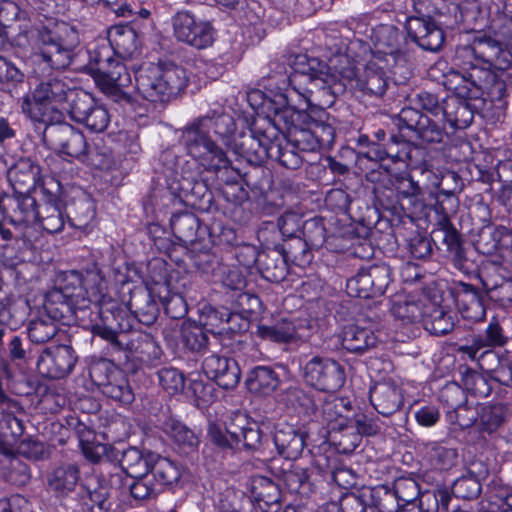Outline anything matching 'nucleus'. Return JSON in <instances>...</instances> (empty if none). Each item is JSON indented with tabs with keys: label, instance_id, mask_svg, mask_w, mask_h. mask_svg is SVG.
<instances>
[{
	"label": "nucleus",
	"instance_id": "338daca9",
	"mask_svg": "<svg viewBox=\"0 0 512 512\" xmlns=\"http://www.w3.org/2000/svg\"><path fill=\"white\" fill-rule=\"evenodd\" d=\"M286 128L287 133L284 137L301 153L315 152L321 149L309 125L295 121L287 124Z\"/></svg>",
	"mask_w": 512,
	"mask_h": 512
},
{
	"label": "nucleus",
	"instance_id": "a211bd4d",
	"mask_svg": "<svg viewBox=\"0 0 512 512\" xmlns=\"http://www.w3.org/2000/svg\"><path fill=\"white\" fill-rule=\"evenodd\" d=\"M479 278L487 298L503 308L512 305V277L504 267L488 264L479 272Z\"/></svg>",
	"mask_w": 512,
	"mask_h": 512
},
{
	"label": "nucleus",
	"instance_id": "bb28decb",
	"mask_svg": "<svg viewBox=\"0 0 512 512\" xmlns=\"http://www.w3.org/2000/svg\"><path fill=\"white\" fill-rule=\"evenodd\" d=\"M251 499L262 512H279L282 508L283 496L279 485L265 476L251 478Z\"/></svg>",
	"mask_w": 512,
	"mask_h": 512
},
{
	"label": "nucleus",
	"instance_id": "4468645a",
	"mask_svg": "<svg viewBox=\"0 0 512 512\" xmlns=\"http://www.w3.org/2000/svg\"><path fill=\"white\" fill-rule=\"evenodd\" d=\"M392 282V270L386 263L361 267L347 280L346 291L351 297L369 299L385 294Z\"/></svg>",
	"mask_w": 512,
	"mask_h": 512
},
{
	"label": "nucleus",
	"instance_id": "c85d7f7f",
	"mask_svg": "<svg viewBox=\"0 0 512 512\" xmlns=\"http://www.w3.org/2000/svg\"><path fill=\"white\" fill-rule=\"evenodd\" d=\"M431 298L433 305L427 308V312L423 319V326L430 334L435 336H443L450 333L454 326V318L456 314L450 311H446L438 303L442 300L441 290L437 287L430 288Z\"/></svg>",
	"mask_w": 512,
	"mask_h": 512
},
{
	"label": "nucleus",
	"instance_id": "c9c22d12",
	"mask_svg": "<svg viewBox=\"0 0 512 512\" xmlns=\"http://www.w3.org/2000/svg\"><path fill=\"white\" fill-rule=\"evenodd\" d=\"M370 402L379 414L390 416L401 408L404 398L395 383L381 382L371 388Z\"/></svg>",
	"mask_w": 512,
	"mask_h": 512
},
{
	"label": "nucleus",
	"instance_id": "2f4dec72",
	"mask_svg": "<svg viewBox=\"0 0 512 512\" xmlns=\"http://www.w3.org/2000/svg\"><path fill=\"white\" fill-rule=\"evenodd\" d=\"M475 247L484 255H492L503 249L508 250L512 248V232L501 225L484 224L479 228Z\"/></svg>",
	"mask_w": 512,
	"mask_h": 512
},
{
	"label": "nucleus",
	"instance_id": "c756f323",
	"mask_svg": "<svg viewBox=\"0 0 512 512\" xmlns=\"http://www.w3.org/2000/svg\"><path fill=\"white\" fill-rule=\"evenodd\" d=\"M307 432L288 423L275 427L273 441L278 453L286 459H297L306 445Z\"/></svg>",
	"mask_w": 512,
	"mask_h": 512
},
{
	"label": "nucleus",
	"instance_id": "72a5a7b5",
	"mask_svg": "<svg viewBox=\"0 0 512 512\" xmlns=\"http://www.w3.org/2000/svg\"><path fill=\"white\" fill-rule=\"evenodd\" d=\"M41 174V168L27 157L19 158L7 172V178L16 194L28 193L33 190Z\"/></svg>",
	"mask_w": 512,
	"mask_h": 512
},
{
	"label": "nucleus",
	"instance_id": "774afa93",
	"mask_svg": "<svg viewBox=\"0 0 512 512\" xmlns=\"http://www.w3.org/2000/svg\"><path fill=\"white\" fill-rule=\"evenodd\" d=\"M360 86L364 93L382 97L388 88V78L385 70L376 63L370 62L364 70Z\"/></svg>",
	"mask_w": 512,
	"mask_h": 512
},
{
	"label": "nucleus",
	"instance_id": "58836bf2",
	"mask_svg": "<svg viewBox=\"0 0 512 512\" xmlns=\"http://www.w3.org/2000/svg\"><path fill=\"white\" fill-rule=\"evenodd\" d=\"M381 430L379 419L365 413L356 414L353 419L348 420V430H344L341 435H351V443L345 445L342 453L353 452L361 442V436H374Z\"/></svg>",
	"mask_w": 512,
	"mask_h": 512
},
{
	"label": "nucleus",
	"instance_id": "f3484780",
	"mask_svg": "<svg viewBox=\"0 0 512 512\" xmlns=\"http://www.w3.org/2000/svg\"><path fill=\"white\" fill-rule=\"evenodd\" d=\"M94 81L97 87L114 102L120 104H132L133 97L125 91L132 83V78L126 66L116 59L109 68L100 71Z\"/></svg>",
	"mask_w": 512,
	"mask_h": 512
},
{
	"label": "nucleus",
	"instance_id": "7ed1b4c3",
	"mask_svg": "<svg viewBox=\"0 0 512 512\" xmlns=\"http://www.w3.org/2000/svg\"><path fill=\"white\" fill-rule=\"evenodd\" d=\"M89 309L86 269L65 273L44 297L43 313L63 325L84 324Z\"/></svg>",
	"mask_w": 512,
	"mask_h": 512
},
{
	"label": "nucleus",
	"instance_id": "b1692460",
	"mask_svg": "<svg viewBox=\"0 0 512 512\" xmlns=\"http://www.w3.org/2000/svg\"><path fill=\"white\" fill-rule=\"evenodd\" d=\"M201 325L212 334L246 331V323L229 308L205 306L201 314Z\"/></svg>",
	"mask_w": 512,
	"mask_h": 512
},
{
	"label": "nucleus",
	"instance_id": "cd10ccee",
	"mask_svg": "<svg viewBox=\"0 0 512 512\" xmlns=\"http://www.w3.org/2000/svg\"><path fill=\"white\" fill-rule=\"evenodd\" d=\"M160 282L155 281L150 289L137 288L131 292L128 309L142 324L150 326L155 323L159 315V307L154 299Z\"/></svg>",
	"mask_w": 512,
	"mask_h": 512
},
{
	"label": "nucleus",
	"instance_id": "423d86ee",
	"mask_svg": "<svg viewBox=\"0 0 512 512\" xmlns=\"http://www.w3.org/2000/svg\"><path fill=\"white\" fill-rule=\"evenodd\" d=\"M462 104L463 99L455 94L443 98V108L438 119H432L416 108L404 107L398 114L397 126L400 131L412 132L416 139L424 143H441L447 135L445 124L448 123L452 127Z\"/></svg>",
	"mask_w": 512,
	"mask_h": 512
},
{
	"label": "nucleus",
	"instance_id": "bf43d9fd",
	"mask_svg": "<svg viewBox=\"0 0 512 512\" xmlns=\"http://www.w3.org/2000/svg\"><path fill=\"white\" fill-rule=\"evenodd\" d=\"M80 162L99 170H109L115 164L112 149L103 139L88 143Z\"/></svg>",
	"mask_w": 512,
	"mask_h": 512
},
{
	"label": "nucleus",
	"instance_id": "473e14b6",
	"mask_svg": "<svg viewBox=\"0 0 512 512\" xmlns=\"http://www.w3.org/2000/svg\"><path fill=\"white\" fill-rule=\"evenodd\" d=\"M166 102L177 99L181 96L189 83V76L184 67L174 62H159L156 65Z\"/></svg>",
	"mask_w": 512,
	"mask_h": 512
},
{
	"label": "nucleus",
	"instance_id": "412c9836",
	"mask_svg": "<svg viewBox=\"0 0 512 512\" xmlns=\"http://www.w3.org/2000/svg\"><path fill=\"white\" fill-rule=\"evenodd\" d=\"M202 370L207 378L225 390L237 387L241 379V370L233 358L211 354L202 362Z\"/></svg>",
	"mask_w": 512,
	"mask_h": 512
},
{
	"label": "nucleus",
	"instance_id": "f257e3e1",
	"mask_svg": "<svg viewBox=\"0 0 512 512\" xmlns=\"http://www.w3.org/2000/svg\"><path fill=\"white\" fill-rule=\"evenodd\" d=\"M449 69V85L460 95L478 97L481 87L493 78L492 69L507 70L512 65V52L487 35L475 36L471 43L458 45Z\"/></svg>",
	"mask_w": 512,
	"mask_h": 512
},
{
	"label": "nucleus",
	"instance_id": "f03ea898",
	"mask_svg": "<svg viewBox=\"0 0 512 512\" xmlns=\"http://www.w3.org/2000/svg\"><path fill=\"white\" fill-rule=\"evenodd\" d=\"M86 285L90 300L91 332L107 341L116 352L125 350L127 336L131 324L126 311L107 293V282L100 269L93 264L86 268Z\"/></svg>",
	"mask_w": 512,
	"mask_h": 512
},
{
	"label": "nucleus",
	"instance_id": "5fc2aeb1",
	"mask_svg": "<svg viewBox=\"0 0 512 512\" xmlns=\"http://www.w3.org/2000/svg\"><path fill=\"white\" fill-rule=\"evenodd\" d=\"M95 102L96 99L87 91L72 87L61 111L63 122L67 114L72 121L79 123L89 109L93 108Z\"/></svg>",
	"mask_w": 512,
	"mask_h": 512
},
{
	"label": "nucleus",
	"instance_id": "79ce46f5",
	"mask_svg": "<svg viewBox=\"0 0 512 512\" xmlns=\"http://www.w3.org/2000/svg\"><path fill=\"white\" fill-rule=\"evenodd\" d=\"M125 350L139 359L140 362L156 366L161 362L163 351L157 341L147 333H137L126 341Z\"/></svg>",
	"mask_w": 512,
	"mask_h": 512
},
{
	"label": "nucleus",
	"instance_id": "393cba45",
	"mask_svg": "<svg viewBox=\"0 0 512 512\" xmlns=\"http://www.w3.org/2000/svg\"><path fill=\"white\" fill-rule=\"evenodd\" d=\"M297 121L303 125H309L321 149L332 147L338 123L334 116L323 109L310 113L303 111L302 114H298Z\"/></svg>",
	"mask_w": 512,
	"mask_h": 512
},
{
	"label": "nucleus",
	"instance_id": "a18cd8bd",
	"mask_svg": "<svg viewBox=\"0 0 512 512\" xmlns=\"http://www.w3.org/2000/svg\"><path fill=\"white\" fill-rule=\"evenodd\" d=\"M154 455L152 451H142L130 446L122 450L121 469L127 476L132 477L133 481H137L149 472Z\"/></svg>",
	"mask_w": 512,
	"mask_h": 512
},
{
	"label": "nucleus",
	"instance_id": "2eb2a0df",
	"mask_svg": "<svg viewBox=\"0 0 512 512\" xmlns=\"http://www.w3.org/2000/svg\"><path fill=\"white\" fill-rule=\"evenodd\" d=\"M374 40L378 50L389 55L393 61V74L408 79L411 72L406 52L407 39L403 31L394 25H380L374 30Z\"/></svg>",
	"mask_w": 512,
	"mask_h": 512
},
{
	"label": "nucleus",
	"instance_id": "de8ad7c7",
	"mask_svg": "<svg viewBox=\"0 0 512 512\" xmlns=\"http://www.w3.org/2000/svg\"><path fill=\"white\" fill-rule=\"evenodd\" d=\"M80 480V467L75 463H64L56 467L48 477V485L57 495L72 492Z\"/></svg>",
	"mask_w": 512,
	"mask_h": 512
},
{
	"label": "nucleus",
	"instance_id": "7c9ffc66",
	"mask_svg": "<svg viewBox=\"0 0 512 512\" xmlns=\"http://www.w3.org/2000/svg\"><path fill=\"white\" fill-rule=\"evenodd\" d=\"M52 143L63 154L81 161L88 142L84 134L70 124H62L52 129Z\"/></svg>",
	"mask_w": 512,
	"mask_h": 512
},
{
	"label": "nucleus",
	"instance_id": "e433bc0d",
	"mask_svg": "<svg viewBox=\"0 0 512 512\" xmlns=\"http://www.w3.org/2000/svg\"><path fill=\"white\" fill-rule=\"evenodd\" d=\"M288 260L279 245L260 251L259 273L269 282L280 283L288 275Z\"/></svg>",
	"mask_w": 512,
	"mask_h": 512
},
{
	"label": "nucleus",
	"instance_id": "69168bd1",
	"mask_svg": "<svg viewBox=\"0 0 512 512\" xmlns=\"http://www.w3.org/2000/svg\"><path fill=\"white\" fill-rule=\"evenodd\" d=\"M423 452L437 469L449 470L457 464L458 451L439 442L422 443Z\"/></svg>",
	"mask_w": 512,
	"mask_h": 512
},
{
	"label": "nucleus",
	"instance_id": "603ef678",
	"mask_svg": "<svg viewBox=\"0 0 512 512\" xmlns=\"http://www.w3.org/2000/svg\"><path fill=\"white\" fill-rule=\"evenodd\" d=\"M270 146L269 159L277 161L287 169H297L303 163L301 152L290 143L278 130L277 136L273 138Z\"/></svg>",
	"mask_w": 512,
	"mask_h": 512
},
{
	"label": "nucleus",
	"instance_id": "8fccbe9b",
	"mask_svg": "<svg viewBox=\"0 0 512 512\" xmlns=\"http://www.w3.org/2000/svg\"><path fill=\"white\" fill-rule=\"evenodd\" d=\"M162 429L166 435L173 439L181 453L189 454L199 445V438L193 430L181 421L168 418L163 422Z\"/></svg>",
	"mask_w": 512,
	"mask_h": 512
},
{
	"label": "nucleus",
	"instance_id": "f8f14e48",
	"mask_svg": "<svg viewBox=\"0 0 512 512\" xmlns=\"http://www.w3.org/2000/svg\"><path fill=\"white\" fill-rule=\"evenodd\" d=\"M173 36L179 43L195 49H206L215 41L216 30L208 20L188 10H179L171 18Z\"/></svg>",
	"mask_w": 512,
	"mask_h": 512
},
{
	"label": "nucleus",
	"instance_id": "4c0bfd02",
	"mask_svg": "<svg viewBox=\"0 0 512 512\" xmlns=\"http://www.w3.org/2000/svg\"><path fill=\"white\" fill-rule=\"evenodd\" d=\"M377 342L378 338L372 328L359 322L345 325L341 332L343 348L352 353L363 354L374 348Z\"/></svg>",
	"mask_w": 512,
	"mask_h": 512
},
{
	"label": "nucleus",
	"instance_id": "4d7b16f0",
	"mask_svg": "<svg viewBox=\"0 0 512 512\" xmlns=\"http://www.w3.org/2000/svg\"><path fill=\"white\" fill-rule=\"evenodd\" d=\"M457 352L467 355L471 360L476 361L481 370L487 372L490 377L505 358L493 348L478 347V345L473 344L460 345L457 348Z\"/></svg>",
	"mask_w": 512,
	"mask_h": 512
},
{
	"label": "nucleus",
	"instance_id": "ea45409f",
	"mask_svg": "<svg viewBox=\"0 0 512 512\" xmlns=\"http://www.w3.org/2000/svg\"><path fill=\"white\" fill-rule=\"evenodd\" d=\"M174 236L184 244H193L198 241L207 228L202 226L199 218L191 212L174 214L170 220Z\"/></svg>",
	"mask_w": 512,
	"mask_h": 512
},
{
	"label": "nucleus",
	"instance_id": "680f3d73",
	"mask_svg": "<svg viewBox=\"0 0 512 512\" xmlns=\"http://www.w3.org/2000/svg\"><path fill=\"white\" fill-rule=\"evenodd\" d=\"M82 498L89 512L112 511L114 503L111 499V489L104 480L99 481L95 487H86Z\"/></svg>",
	"mask_w": 512,
	"mask_h": 512
},
{
	"label": "nucleus",
	"instance_id": "aec40b11",
	"mask_svg": "<svg viewBox=\"0 0 512 512\" xmlns=\"http://www.w3.org/2000/svg\"><path fill=\"white\" fill-rule=\"evenodd\" d=\"M450 296L454 299L460 314L464 319L474 322L485 318V292H481L474 285L457 282L448 289Z\"/></svg>",
	"mask_w": 512,
	"mask_h": 512
},
{
	"label": "nucleus",
	"instance_id": "a878e982",
	"mask_svg": "<svg viewBox=\"0 0 512 512\" xmlns=\"http://www.w3.org/2000/svg\"><path fill=\"white\" fill-rule=\"evenodd\" d=\"M346 91V85L336 75L328 73L323 80L317 81L307 91L300 94L303 97L306 108H309L313 101L318 106L330 107L336 99Z\"/></svg>",
	"mask_w": 512,
	"mask_h": 512
},
{
	"label": "nucleus",
	"instance_id": "f704fd0d",
	"mask_svg": "<svg viewBox=\"0 0 512 512\" xmlns=\"http://www.w3.org/2000/svg\"><path fill=\"white\" fill-rule=\"evenodd\" d=\"M304 322L299 319L282 318L272 325H258L256 335L276 343H288L305 337Z\"/></svg>",
	"mask_w": 512,
	"mask_h": 512
},
{
	"label": "nucleus",
	"instance_id": "39448f33",
	"mask_svg": "<svg viewBox=\"0 0 512 512\" xmlns=\"http://www.w3.org/2000/svg\"><path fill=\"white\" fill-rule=\"evenodd\" d=\"M219 111L220 109L211 110L197 117L185 126L181 136L187 153L208 171L213 172L227 170L230 166L225 151L209 137L211 131L215 134L216 113Z\"/></svg>",
	"mask_w": 512,
	"mask_h": 512
},
{
	"label": "nucleus",
	"instance_id": "c03bdc74",
	"mask_svg": "<svg viewBox=\"0 0 512 512\" xmlns=\"http://www.w3.org/2000/svg\"><path fill=\"white\" fill-rule=\"evenodd\" d=\"M245 384L247 389L257 395L272 394L280 384V378L270 366H256L247 374Z\"/></svg>",
	"mask_w": 512,
	"mask_h": 512
},
{
	"label": "nucleus",
	"instance_id": "ddd939ff",
	"mask_svg": "<svg viewBox=\"0 0 512 512\" xmlns=\"http://www.w3.org/2000/svg\"><path fill=\"white\" fill-rule=\"evenodd\" d=\"M302 371L304 381L323 392L338 391L346 380L344 366L327 356L315 355L307 359L302 365Z\"/></svg>",
	"mask_w": 512,
	"mask_h": 512
},
{
	"label": "nucleus",
	"instance_id": "37998d69",
	"mask_svg": "<svg viewBox=\"0 0 512 512\" xmlns=\"http://www.w3.org/2000/svg\"><path fill=\"white\" fill-rule=\"evenodd\" d=\"M449 71L444 74L443 84L444 86L452 91L456 96L463 99V104L458 111L457 117L454 119L452 124L453 129H464L468 127L474 119V114L478 113L484 106V91L487 88L486 86L481 87V92L478 97H473L472 95H460V93L452 88L449 85Z\"/></svg>",
	"mask_w": 512,
	"mask_h": 512
},
{
	"label": "nucleus",
	"instance_id": "4be33fe9",
	"mask_svg": "<svg viewBox=\"0 0 512 512\" xmlns=\"http://www.w3.org/2000/svg\"><path fill=\"white\" fill-rule=\"evenodd\" d=\"M356 141L359 147L366 149L359 154L369 160L377 162L387 158L402 159L399 152L395 150V145L400 143V137L392 134L387 138L383 129H379L371 137L359 135Z\"/></svg>",
	"mask_w": 512,
	"mask_h": 512
},
{
	"label": "nucleus",
	"instance_id": "9d476101",
	"mask_svg": "<svg viewBox=\"0 0 512 512\" xmlns=\"http://www.w3.org/2000/svg\"><path fill=\"white\" fill-rule=\"evenodd\" d=\"M89 377L101 393L122 405H130L135 400L133 388L125 372L107 359L90 363Z\"/></svg>",
	"mask_w": 512,
	"mask_h": 512
},
{
	"label": "nucleus",
	"instance_id": "6e6552de",
	"mask_svg": "<svg viewBox=\"0 0 512 512\" xmlns=\"http://www.w3.org/2000/svg\"><path fill=\"white\" fill-rule=\"evenodd\" d=\"M183 472L181 464L155 453L147 475L129 485L130 495L139 501L155 500L165 490L176 488Z\"/></svg>",
	"mask_w": 512,
	"mask_h": 512
},
{
	"label": "nucleus",
	"instance_id": "864d4df0",
	"mask_svg": "<svg viewBox=\"0 0 512 512\" xmlns=\"http://www.w3.org/2000/svg\"><path fill=\"white\" fill-rule=\"evenodd\" d=\"M281 479L286 488L291 493L300 495L303 498H309L316 489L311 480L309 471L298 465H292L290 469L281 472Z\"/></svg>",
	"mask_w": 512,
	"mask_h": 512
},
{
	"label": "nucleus",
	"instance_id": "6e6d98bb",
	"mask_svg": "<svg viewBox=\"0 0 512 512\" xmlns=\"http://www.w3.org/2000/svg\"><path fill=\"white\" fill-rule=\"evenodd\" d=\"M109 46L122 57L132 56L138 51V36L130 26H115L108 33Z\"/></svg>",
	"mask_w": 512,
	"mask_h": 512
},
{
	"label": "nucleus",
	"instance_id": "5701e85b",
	"mask_svg": "<svg viewBox=\"0 0 512 512\" xmlns=\"http://www.w3.org/2000/svg\"><path fill=\"white\" fill-rule=\"evenodd\" d=\"M405 29L410 39L425 51L438 52L445 43V33L433 20L406 19Z\"/></svg>",
	"mask_w": 512,
	"mask_h": 512
},
{
	"label": "nucleus",
	"instance_id": "a19ab883",
	"mask_svg": "<svg viewBox=\"0 0 512 512\" xmlns=\"http://www.w3.org/2000/svg\"><path fill=\"white\" fill-rule=\"evenodd\" d=\"M135 84L138 93L150 102L165 103L162 82L158 74V68L154 65L141 66L135 72Z\"/></svg>",
	"mask_w": 512,
	"mask_h": 512
},
{
	"label": "nucleus",
	"instance_id": "13d9d810",
	"mask_svg": "<svg viewBox=\"0 0 512 512\" xmlns=\"http://www.w3.org/2000/svg\"><path fill=\"white\" fill-rule=\"evenodd\" d=\"M58 322L40 312L31 319L26 327V336L31 344L43 345L51 341L58 333Z\"/></svg>",
	"mask_w": 512,
	"mask_h": 512
},
{
	"label": "nucleus",
	"instance_id": "052dcab7",
	"mask_svg": "<svg viewBox=\"0 0 512 512\" xmlns=\"http://www.w3.org/2000/svg\"><path fill=\"white\" fill-rule=\"evenodd\" d=\"M225 302L230 305L229 309L233 314H237L245 321L246 327L249 317L262 311L260 298L256 294L243 290L225 299Z\"/></svg>",
	"mask_w": 512,
	"mask_h": 512
},
{
	"label": "nucleus",
	"instance_id": "e2e57ef3",
	"mask_svg": "<svg viewBox=\"0 0 512 512\" xmlns=\"http://www.w3.org/2000/svg\"><path fill=\"white\" fill-rule=\"evenodd\" d=\"M427 307L414 296L400 298L393 303L392 314L404 324L423 321Z\"/></svg>",
	"mask_w": 512,
	"mask_h": 512
},
{
	"label": "nucleus",
	"instance_id": "9b49d317",
	"mask_svg": "<svg viewBox=\"0 0 512 512\" xmlns=\"http://www.w3.org/2000/svg\"><path fill=\"white\" fill-rule=\"evenodd\" d=\"M34 358V349L24 332L0 322V375L8 381L14 378L13 365L20 367Z\"/></svg>",
	"mask_w": 512,
	"mask_h": 512
},
{
	"label": "nucleus",
	"instance_id": "20e7f679",
	"mask_svg": "<svg viewBox=\"0 0 512 512\" xmlns=\"http://www.w3.org/2000/svg\"><path fill=\"white\" fill-rule=\"evenodd\" d=\"M72 87L65 78L52 76L43 79L31 94L21 100V111L32 121L45 125L63 122L62 108Z\"/></svg>",
	"mask_w": 512,
	"mask_h": 512
},
{
	"label": "nucleus",
	"instance_id": "0eeeda50",
	"mask_svg": "<svg viewBox=\"0 0 512 512\" xmlns=\"http://www.w3.org/2000/svg\"><path fill=\"white\" fill-rule=\"evenodd\" d=\"M36 54L49 67L66 69L72 63L79 43L77 32L66 23L40 26L31 31Z\"/></svg>",
	"mask_w": 512,
	"mask_h": 512
},
{
	"label": "nucleus",
	"instance_id": "0e129e2a",
	"mask_svg": "<svg viewBox=\"0 0 512 512\" xmlns=\"http://www.w3.org/2000/svg\"><path fill=\"white\" fill-rule=\"evenodd\" d=\"M512 414L510 405L494 403L482 408L479 415V428L487 433H493L500 428Z\"/></svg>",
	"mask_w": 512,
	"mask_h": 512
},
{
	"label": "nucleus",
	"instance_id": "6ab92c4d",
	"mask_svg": "<svg viewBox=\"0 0 512 512\" xmlns=\"http://www.w3.org/2000/svg\"><path fill=\"white\" fill-rule=\"evenodd\" d=\"M291 67L292 72L288 77L289 85L299 95L330 73V67L326 62L306 54L297 55Z\"/></svg>",
	"mask_w": 512,
	"mask_h": 512
},
{
	"label": "nucleus",
	"instance_id": "dca6fc26",
	"mask_svg": "<svg viewBox=\"0 0 512 512\" xmlns=\"http://www.w3.org/2000/svg\"><path fill=\"white\" fill-rule=\"evenodd\" d=\"M77 361L78 355L71 345H58L41 351L36 368L45 378L62 379L73 371Z\"/></svg>",
	"mask_w": 512,
	"mask_h": 512
},
{
	"label": "nucleus",
	"instance_id": "3c124183",
	"mask_svg": "<svg viewBox=\"0 0 512 512\" xmlns=\"http://www.w3.org/2000/svg\"><path fill=\"white\" fill-rule=\"evenodd\" d=\"M352 406L347 398L328 396L321 404V416L327 423H336L341 433L348 430Z\"/></svg>",
	"mask_w": 512,
	"mask_h": 512
},
{
	"label": "nucleus",
	"instance_id": "09e8293b",
	"mask_svg": "<svg viewBox=\"0 0 512 512\" xmlns=\"http://www.w3.org/2000/svg\"><path fill=\"white\" fill-rule=\"evenodd\" d=\"M181 190L183 191L186 201L195 209L201 212H212L217 210L214 203V196L208 188L206 182L202 179H193L186 181Z\"/></svg>",
	"mask_w": 512,
	"mask_h": 512
},
{
	"label": "nucleus",
	"instance_id": "1a4fd4ad",
	"mask_svg": "<svg viewBox=\"0 0 512 512\" xmlns=\"http://www.w3.org/2000/svg\"><path fill=\"white\" fill-rule=\"evenodd\" d=\"M278 128L268 119L254 121L247 133L234 139L233 151L247 163L260 166L270 157V146Z\"/></svg>",
	"mask_w": 512,
	"mask_h": 512
},
{
	"label": "nucleus",
	"instance_id": "49530a36",
	"mask_svg": "<svg viewBox=\"0 0 512 512\" xmlns=\"http://www.w3.org/2000/svg\"><path fill=\"white\" fill-rule=\"evenodd\" d=\"M65 207L69 224L80 230L88 228L96 217L94 202L87 195L71 199Z\"/></svg>",
	"mask_w": 512,
	"mask_h": 512
}]
</instances>
